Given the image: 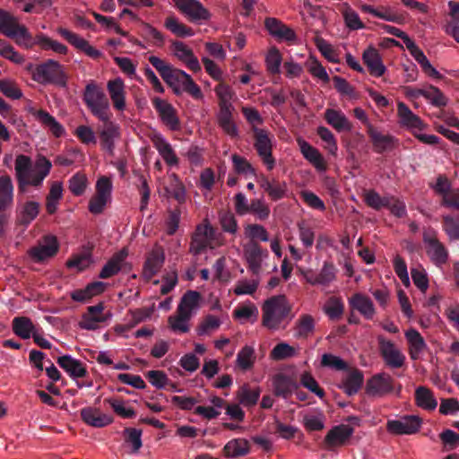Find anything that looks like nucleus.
<instances>
[{
    "instance_id": "f257e3e1",
    "label": "nucleus",
    "mask_w": 459,
    "mask_h": 459,
    "mask_svg": "<svg viewBox=\"0 0 459 459\" xmlns=\"http://www.w3.org/2000/svg\"><path fill=\"white\" fill-rule=\"evenodd\" d=\"M51 169L52 163L45 156L39 155L32 161L27 155H17L14 170L19 191L25 192L29 186L41 187Z\"/></svg>"
},
{
    "instance_id": "f03ea898",
    "label": "nucleus",
    "mask_w": 459,
    "mask_h": 459,
    "mask_svg": "<svg viewBox=\"0 0 459 459\" xmlns=\"http://www.w3.org/2000/svg\"><path fill=\"white\" fill-rule=\"evenodd\" d=\"M291 305L284 295L267 299L262 306V324L272 331L284 328L290 320Z\"/></svg>"
},
{
    "instance_id": "7ed1b4c3",
    "label": "nucleus",
    "mask_w": 459,
    "mask_h": 459,
    "mask_svg": "<svg viewBox=\"0 0 459 459\" xmlns=\"http://www.w3.org/2000/svg\"><path fill=\"white\" fill-rule=\"evenodd\" d=\"M83 101L91 114L102 122L111 117L109 102L102 89L94 82H89L83 92Z\"/></svg>"
},
{
    "instance_id": "20e7f679",
    "label": "nucleus",
    "mask_w": 459,
    "mask_h": 459,
    "mask_svg": "<svg viewBox=\"0 0 459 459\" xmlns=\"http://www.w3.org/2000/svg\"><path fill=\"white\" fill-rule=\"evenodd\" d=\"M223 244L224 237L222 234L217 232L211 226L208 220H204L195 230L192 238L190 251L195 255H197L206 248L214 249L221 247Z\"/></svg>"
},
{
    "instance_id": "39448f33",
    "label": "nucleus",
    "mask_w": 459,
    "mask_h": 459,
    "mask_svg": "<svg viewBox=\"0 0 459 459\" xmlns=\"http://www.w3.org/2000/svg\"><path fill=\"white\" fill-rule=\"evenodd\" d=\"M164 81L173 88L176 93L185 91L195 100L203 98L200 87L193 81L189 74L180 69L173 68Z\"/></svg>"
},
{
    "instance_id": "423d86ee",
    "label": "nucleus",
    "mask_w": 459,
    "mask_h": 459,
    "mask_svg": "<svg viewBox=\"0 0 459 459\" xmlns=\"http://www.w3.org/2000/svg\"><path fill=\"white\" fill-rule=\"evenodd\" d=\"M32 79L39 83H55L60 86L65 85V77L62 65L53 60L39 65L32 71Z\"/></svg>"
},
{
    "instance_id": "0eeeda50",
    "label": "nucleus",
    "mask_w": 459,
    "mask_h": 459,
    "mask_svg": "<svg viewBox=\"0 0 459 459\" xmlns=\"http://www.w3.org/2000/svg\"><path fill=\"white\" fill-rule=\"evenodd\" d=\"M113 185L109 178L102 176L98 178L95 185V194L89 201L88 209L92 214L101 213L107 204L111 201Z\"/></svg>"
},
{
    "instance_id": "6e6552de",
    "label": "nucleus",
    "mask_w": 459,
    "mask_h": 459,
    "mask_svg": "<svg viewBox=\"0 0 459 459\" xmlns=\"http://www.w3.org/2000/svg\"><path fill=\"white\" fill-rule=\"evenodd\" d=\"M244 259L247 269L255 275H259L266 265L269 257L267 249L263 248L257 242L249 241L243 247Z\"/></svg>"
},
{
    "instance_id": "1a4fd4ad",
    "label": "nucleus",
    "mask_w": 459,
    "mask_h": 459,
    "mask_svg": "<svg viewBox=\"0 0 459 459\" xmlns=\"http://www.w3.org/2000/svg\"><path fill=\"white\" fill-rule=\"evenodd\" d=\"M176 8L190 22L203 24L212 18L208 9L198 0H172Z\"/></svg>"
},
{
    "instance_id": "9d476101",
    "label": "nucleus",
    "mask_w": 459,
    "mask_h": 459,
    "mask_svg": "<svg viewBox=\"0 0 459 459\" xmlns=\"http://www.w3.org/2000/svg\"><path fill=\"white\" fill-rule=\"evenodd\" d=\"M59 249L57 238L48 235L44 237L37 245L30 247L27 254L34 263H43L56 255Z\"/></svg>"
},
{
    "instance_id": "9b49d317",
    "label": "nucleus",
    "mask_w": 459,
    "mask_h": 459,
    "mask_svg": "<svg viewBox=\"0 0 459 459\" xmlns=\"http://www.w3.org/2000/svg\"><path fill=\"white\" fill-rule=\"evenodd\" d=\"M104 308L103 303L88 307L78 323L79 327L88 331L97 330L100 324L110 320L112 314L104 313Z\"/></svg>"
},
{
    "instance_id": "f8f14e48",
    "label": "nucleus",
    "mask_w": 459,
    "mask_h": 459,
    "mask_svg": "<svg viewBox=\"0 0 459 459\" xmlns=\"http://www.w3.org/2000/svg\"><path fill=\"white\" fill-rule=\"evenodd\" d=\"M379 344L380 354L385 361V364L391 368H400L404 365L405 356L404 354L395 346V344L379 336L377 338Z\"/></svg>"
},
{
    "instance_id": "ddd939ff",
    "label": "nucleus",
    "mask_w": 459,
    "mask_h": 459,
    "mask_svg": "<svg viewBox=\"0 0 459 459\" xmlns=\"http://www.w3.org/2000/svg\"><path fill=\"white\" fill-rule=\"evenodd\" d=\"M255 147L257 151L258 155L263 160L264 165L267 169L272 170L275 165V160L272 155V138L270 137L268 132L264 129L255 128Z\"/></svg>"
},
{
    "instance_id": "4468645a",
    "label": "nucleus",
    "mask_w": 459,
    "mask_h": 459,
    "mask_svg": "<svg viewBox=\"0 0 459 459\" xmlns=\"http://www.w3.org/2000/svg\"><path fill=\"white\" fill-rule=\"evenodd\" d=\"M394 390V379L385 373L375 374L366 384V393L374 397H382L390 394Z\"/></svg>"
},
{
    "instance_id": "2eb2a0df",
    "label": "nucleus",
    "mask_w": 459,
    "mask_h": 459,
    "mask_svg": "<svg viewBox=\"0 0 459 459\" xmlns=\"http://www.w3.org/2000/svg\"><path fill=\"white\" fill-rule=\"evenodd\" d=\"M421 420L414 415L403 416L386 422V430L393 435H412L419 431Z\"/></svg>"
},
{
    "instance_id": "dca6fc26",
    "label": "nucleus",
    "mask_w": 459,
    "mask_h": 459,
    "mask_svg": "<svg viewBox=\"0 0 459 459\" xmlns=\"http://www.w3.org/2000/svg\"><path fill=\"white\" fill-rule=\"evenodd\" d=\"M353 432V428L347 424L333 427L328 431L324 440L326 449L333 450L344 446L349 441Z\"/></svg>"
},
{
    "instance_id": "f3484780",
    "label": "nucleus",
    "mask_w": 459,
    "mask_h": 459,
    "mask_svg": "<svg viewBox=\"0 0 459 459\" xmlns=\"http://www.w3.org/2000/svg\"><path fill=\"white\" fill-rule=\"evenodd\" d=\"M152 102L162 123L170 130H178L179 128V119L174 107L167 100L158 97L153 98Z\"/></svg>"
},
{
    "instance_id": "a211bd4d",
    "label": "nucleus",
    "mask_w": 459,
    "mask_h": 459,
    "mask_svg": "<svg viewBox=\"0 0 459 459\" xmlns=\"http://www.w3.org/2000/svg\"><path fill=\"white\" fill-rule=\"evenodd\" d=\"M153 147L169 167H178L179 158L171 143L160 134H153L151 137Z\"/></svg>"
},
{
    "instance_id": "6ab92c4d",
    "label": "nucleus",
    "mask_w": 459,
    "mask_h": 459,
    "mask_svg": "<svg viewBox=\"0 0 459 459\" xmlns=\"http://www.w3.org/2000/svg\"><path fill=\"white\" fill-rule=\"evenodd\" d=\"M57 32L65 39H66L72 46L78 50L85 53L88 56L98 59L101 56L102 53L93 48L86 39L79 36L78 34L68 30L65 28H58Z\"/></svg>"
},
{
    "instance_id": "aec40b11",
    "label": "nucleus",
    "mask_w": 459,
    "mask_h": 459,
    "mask_svg": "<svg viewBox=\"0 0 459 459\" xmlns=\"http://www.w3.org/2000/svg\"><path fill=\"white\" fill-rule=\"evenodd\" d=\"M107 91L112 101L113 108L119 112L126 108V91L124 81L117 77L107 82Z\"/></svg>"
},
{
    "instance_id": "412c9836",
    "label": "nucleus",
    "mask_w": 459,
    "mask_h": 459,
    "mask_svg": "<svg viewBox=\"0 0 459 459\" xmlns=\"http://www.w3.org/2000/svg\"><path fill=\"white\" fill-rule=\"evenodd\" d=\"M362 60L372 76L381 77L385 74L386 67L383 63L379 51L375 47L368 46L363 51Z\"/></svg>"
},
{
    "instance_id": "4be33fe9",
    "label": "nucleus",
    "mask_w": 459,
    "mask_h": 459,
    "mask_svg": "<svg viewBox=\"0 0 459 459\" xmlns=\"http://www.w3.org/2000/svg\"><path fill=\"white\" fill-rule=\"evenodd\" d=\"M397 116L400 125L409 129L411 133L416 130H423L426 127V125L420 117L415 115L409 107L402 101L397 102Z\"/></svg>"
},
{
    "instance_id": "5701e85b",
    "label": "nucleus",
    "mask_w": 459,
    "mask_h": 459,
    "mask_svg": "<svg viewBox=\"0 0 459 459\" xmlns=\"http://www.w3.org/2000/svg\"><path fill=\"white\" fill-rule=\"evenodd\" d=\"M363 382L364 375L362 371L358 368H350L346 369V372L338 386L347 395L351 396L360 390Z\"/></svg>"
},
{
    "instance_id": "b1692460",
    "label": "nucleus",
    "mask_w": 459,
    "mask_h": 459,
    "mask_svg": "<svg viewBox=\"0 0 459 459\" xmlns=\"http://www.w3.org/2000/svg\"><path fill=\"white\" fill-rule=\"evenodd\" d=\"M297 143L299 147L300 152L303 157L312 164L315 169L318 171H325L327 169L326 161L320 152L312 146L309 143L305 141L303 138L299 137Z\"/></svg>"
},
{
    "instance_id": "393cba45",
    "label": "nucleus",
    "mask_w": 459,
    "mask_h": 459,
    "mask_svg": "<svg viewBox=\"0 0 459 459\" xmlns=\"http://www.w3.org/2000/svg\"><path fill=\"white\" fill-rule=\"evenodd\" d=\"M174 56L193 72L201 71V65L193 50L182 41H175L172 44Z\"/></svg>"
},
{
    "instance_id": "a878e982",
    "label": "nucleus",
    "mask_w": 459,
    "mask_h": 459,
    "mask_svg": "<svg viewBox=\"0 0 459 459\" xmlns=\"http://www.w3.org/2000/svg\"><path fill=\"white\" fill-rule=\"evenodd\" d=\"M404 335L408 343V351L411 359L412 360L420 359L428 349L424 338L414 328L405 331Z\"/></svg>"
},
{
    "instance_id": "bb28decb",
    "label": "nucleus",
    "mask_w": 459,
    "mask_h": 459,
    "mask_svg": "<svg viewBox=\"0 0 459 459\" xmlns=\"http://www.w3.org/2000/svg\"><path fill=\"white\" fill-rule=\"evenodd\" d=\"M82 420L89 426L94 428H103L112 423L111 416L103 413L95 407H85L81 410Z\"/></svg>"
},
{
    "instance_id": "cd10ccee",
    "label": "nucleus",
    "mask_w": 459,
    "mask_h": 459,
    "mask_svg": "<svg viewBox=\"0 0 459 459\" xmlns=\"http://www.w3.org/2000/svg\"><path fill=\"white\" fill-rule=\"evenodd\" d=\"M424 241L427 244V253L431 260L437 264H442L446 262L447 251L435 236V233L424 234Z\"/></svg>"
},
{
    "instance_id": "c85d7f7f",
    "label": "nucleus",
    "mask_w": 459,
    "mask_h": 459,
    "mask_svg": "<svg viewBox=\"0 0 459 459\" xmlns=\"http://www.w3.org/2000/svg\"><path fill=\"white\" fill-rule=\"evenodd\" d=\"M165 261V254L160 247H155L149 253L144 266L143 276L146 279H151L154 276L162 267Z\"/></svg>"
},
{
    "instance_id": "c756f323",
    "label": "nucleus",
    "mask_w": 459,
    "mask_h": 459,
    "mask_svg": "<svg viewBox=\"0 0 459 459\" xmlns=\"http://www.w3.org/2000/svg\"><path fill=\"white\" fill-rule=\"evenodd\" d=\"M324 117L326 123L337 132H349L352 128L351 121L341 109L326 108Z\"/></svg>"
},
{
    "instance_id": "7c9ffc66",
    "label": "nucleus",
    "mask_w": 459,
    "mask_h": 459,
    "mask_svg": "<svg viewBox=\"0 0 459 459\" xmlns=\"http://www.w3.org/2000/svg\"><path fill=\"white\" fill-rule=\"evenodd\" d=\"M57 363L74 379L81 378L87 375L85 365L70 355L59 357Z\"/></svg>"
},
{
    "instance_id": "2f4dec72",
    "label": "nucleus",
    "mask_w": 459,
    "mask_h": 459,
    "mask_svg": "<svg viewBox=\"0 0 459 459\" xmlns=\"http://www.w3.org/2000/svg\"><path fill=\"white\" fill-rule=\"evenodd\" d=\"M201 295L195 290H187L181 298L177 310L190 318L196 313L201 303Z\"/></svg>"
},
{
    "instance_id": "473e14b6",
    "label": "nucleus",
    "mask_w": 459,
    "mask_h": 459,
    "mask_svg": "<svg viewBox=\"0 0 459 459\" xmlns=\"http://www.w3.org/2000/svg\"><path fill=\"white\" fill-rule=\"evenodd\" d=\"M264 26L270 35L278 39L292 41L296 38L295 32L276 18H267Z\"/></svg>"
},
{
    "instance_id": "72a5a7b5",
    "label": "nucleus",
    "mask_w": 459,
    "mask_h": 459,
    "mask_svg": "<svg viewBox=\"0 0 459 459\" xmlns=\"http://www.w3.org/2000/svg\"><path fill=\"white\" fill-rule=\"evenodd\" d=\"M6 37L13 39L18 46L24 48H31L37 45L36 38L33 39L28 29L24 25L20 24L19 21L11 31L7 33Z\"/></svg>"
},
{
    "instance_id": "f704fd0d",
    "label": "nucleus",
    "mask_w": 459,
    "mask_h": 459,
    "mask_svg": "<svg viewBox=\"0 0 459 459\" xmlns=\"http://www.w3.org/2000/svg\"><path fill=\"white\" fill-rule=\"evenodd\" d=\"M128 255L126 248H122L115 253L112 257L106 263L100 273V278L108 279L117 274L122 268V265Z\"/></svg>"
},
{
    "instance_id": "c9c22d12",
    "label": "nucleus",
    "mask_w": 459,
    "mask_h": 459,
    "mask_svg": "<svg viewBox=\"0 0 459 459\" xmlns=\"http://www.w3.org/2000/svg\"><path fill=\"white\" fill-rule=\"evenodd\" d=\"M100 132V144L108 152H112L115 147V141L120 136L119 126L109 120Z\"/></svg>"
},
{
    "instance_id": "e433bc0d",
    "label": "nucleus",
    "mask_w": 459,
    "mask_h": 459,
    "mask_svg": "<svg viewBox=\"0 0 459 459\" xmlns=\"http://www.w3.org/2000/svg\"><path fill=\"white\" fill-rule=\"evenodd\" d=\"M30 112L41 125L48 127L55 136L59 137L64 134V127L48 112L36 108H30Z\"/></svg>"
},
{
    "instance_id": "4c0bfd02",
    "label": "nucleus",
    "mask_w": 459,
    "mask_h": 459,
    "mask_svg": "<svg viewBox=\"0 0 459 459\" xmlns=\"http://www.w3.org/2000/svg\"><path fill=\"white\" fill-rule=\"evenodd\" d=\"M351 307L359 311L365 318L372 319L375 316V307L372 300L361 294H354L349 300Z\"/></svg>"
},
{
    "instance_id": "58836bf2",
    "label": "nucleus",
    "mask_w": 459,
    "mask_h": 459,
    "mask_svg": "<svg viewBox=\"0 0 459 459\" xmlns=\"http://www.w3.org/2000/svg\"><path fill=\"white\" fill-rule=\"evenodd\" d=\"M258 315L257 307L251 301L239 304L233 310V318L240 324L254 323L257 320Z\"/></svg>"
},
{
    "instance_id": "ea45409f",
    "label": "nucleus",
    "mask_w": 459,
    "mask_h": 459,
    "mask_svg": "<svg viewBox=\"0 0 459 459\" xmlns=\"http://www.w3.org/2000/svg\"><path fill=\"white\" fill-rule=\"evenodd\" d=\"M106 284L102 281H94L89 283L84 289L75 290L71 292L70 297L77 302H85L92 297L102 293L105 290Z\"/></svg>"
},
{
    "instance_id": "a19ab883",
    "label": "nucleus",
    "mask_w": 459,
    "mask_h": 459,
    "mask_svg": "<svg viewBox=\"0 0 459 459\" xmlns=\"http://www.w3.org/2000/svg\"><path fill=\"white\" fill-rule=\"evenodd\" d=\"M415 403L417 406L427 411H434L437 406V401L433 392L426 386L416 388Z\"/></svg>"
},
{
    "instance_id": "79ce46f5",
    "label": "nucleus",
    "mask_w": 459,
    "mask_h": 459,
    "mask_svg": "<svg viewBox=\"0 0 459 459\" xmlns=\"http://www.w3.org/2000/svg\"><path fill=\"white\" fill-rule=\"evenodd\" d=\"M234 108H219L217 121L221 129L230 136L238 134L237 126L232 119Z\"/></svg>"
},
{
    "instance_id": "37998d69",
    "label": "nucleus",
    "mask_w": 459,
    "mask_h": 459,
    "mask_svg": "<svg viewBox=\"0 0 459 459\" xmlns=\"http://www.w3.org/2000/svg\"><path fill=\"white\" fill-rule=\"evenodd\" d=\"M249 451V443L245 438H235L229 441L223 447V454L228 458L246 455Z\"/></svg>"
},
{
    "instance_id": "c03bdc74",
    "label": "nucleus",
    "mask_w": 459,
    "mask_h": 459,
    "mask_svg": "<svg viewBox=\"0 0 459 459\" xmlns=\"http://www.w3.org/2000/svg\"><path fill=\"white\" fill-rule=\"evenodd\" d=\"M373 146L377 152H383L393 146L394 137L389 134H383L374 126H368L367 130Z\"/></svg>"
},
{
    "instance_id": "a18cd8bd",
    "label": "nucleus",
    "mask_w": 459,
    "mask_h": 459,
    "mask_svg": "<svg viewBox=\"0 0 459 459\" xmlns=\"http://www.w3.org/2000/svg\"><path fill=\"white\" fill-rule=\"evenodd\" d=\"M13 201V185L10 176L0 177V210H5Z\"/></svg>"
},
{
    "instance_id": "49530a36",
    "label": "nucleus",
    "mask_w": 459,
    "mask_h": 459,
    "mask_svg": "<svg viewBox=\"0 0 459 459\" xmlns=\"http://www.w3.org/2000/svg\"><path fill=\"white\" fill-rule=\"evenodd\" d=\"M164 26L171 33L178 37L186 38L195 35L194 30L181 22L177 17L171 15L166 18Z\"/></svg>"
},
{
    "instance_id": "de8ad7c7",
    "label": "nucleus",
    "mask_w": 459,
    "mask_h": 459,
    "mask_svg": "<svg viewBox=\"0 0 459 459\" xmlns=\"http://www.w3.org/2000/svg\"><path fill=\"white\" fill-rule=\"evenodd\" d=\"M275 394L287 397L298 388L297 383L290 377L282 374L277 375L273 379Z\"/></svg>"
},
{
    "instance_id": "09e8293b",
    "label": "nucleus",
    "mask_w": 459,
    "mask_h": 459,
    "mask_svg": "<svg viewBox=\"0 0 459 459\" xmlns=\"http://www.w3.org/2000/svg\"><path fill=\"white\" fill-rule=\"evenodd\" d=\"M340 12L344 19L345 25L352 30H361L365 27L358 13L347 3L341 5Z\"/></svg>"
},
{
    "instance_id": "8fccbe9b",
    "label": "nucleus",
    "mask_w": 459,
    "mask_h": 459,
    "mask_svg": "<svg viewBox=\"0 0 459 459\" xmlns=\"http://www.w3.org/2000/svg\"><path fill=\"white\" fill-rule=\"evenodd\" d=\"M260 396L259 388H250L247 385L239 387L237 392V399L239 404L245 407H251L256 404Z\"/></svg>"
},
{
    "instance_id": "3c124183",
    "label": "nucleus",
    "mask_w": 459,
    "mask_h": 459,
    "mask_svg": "<svg viewBox=\"0 0 459 459\" xmlns=\"http://www.w3.org/2000/svg\"><path fill=\"white\" fill-rule=\"evenodd\" d=\"M13 331L22 339H29L35 333L34 325L28 317H15L13 320Z\"/></svg>"
},
{
    "instance_id": "603ef678",
    "label": "nucleus",
    "mask_w": 459,
    "mask_h": 459,
    "mask_svg": "<svg viewBox=\"0 0 459 459\" xmlns=\"http://www.w3.org/2000/svg\"><path fill=\"white\" fill-rule=\"evenodd\" d=\"M190 320L191 318L189 316L178 313V311L176 310L174 315L169 316L168 324L174 333H186L190 330Z\"/></svg>"
},
{
    "instance_id": "864d4df0",
    "label": "nucleus",
    "mask_w": 459,
    "mask_h": 459,
    "mask_svg": "<svg viewBox=\"0 0 459 459\" xmlns=\"http://www.w3.org/2000/svg\"><path fill=\"white\" fill-rule=\"evenodd\" d=\"M305 65L308 71V73L316 79L327 83L330 81V77L325 70V68L322 65V64L313 56H309L307 60L305 63Z\"/></svg>"
},
{
    "instance_id": "5fc2aeb1",
    "label": "nucleus",
    "mask_w": 459,
    "mask_h": 459,
    "mask_svg": "<svg viewBox=\"0 0 459 459\" xmlns=\"http://www.w3.org/2000/svg\"><path fill=\"white\" fill-rule=\"evenodd\" d=\"M323 309L330 319L337 320L343 313V302L341 298L331 297L325 303Z\"/></svg>"
},
{
    "instance_id": "6e6d98bb",
    "label": "nucleus",
    "mask_w": 459,
    "mask_h": 459,
    "mask_svg": "<svg viewBox=\"0 0 459 459\" xmlns=\"http://www.w3.org/2000/svg\"><path fill=\"white\" fill-rule=\"evenodd\" d=\"M221 325V320L220 317L214 315H207L203 318L200 324L197 326V334L198 335H210L215 331H217Z\"/></svg>"
},
{
    "instance_id": "4d7b16f0",
    "label": "nucleus",
    "mask_w": 459,
    "mask_h": 459,
    "mask_svg": "<svg viewBox=\"0 0 459 459\" xmlns=\"http://www.w3.org/2000/svg\"><path fill=\"white\" fill-rule=\"evenodd\" d=\"M214 91L218 97L219 108H234L232 102L235 93L230 86L220 83L215 87Z\"/></svg>"
},
{
    "instance_id": "13d9d810",
    "label": "nucleus",
    "mask_w": 459,
    "mask_h": 459,
    "mask_svg": "<svg viewBox=\"0 0 459 459\" xmlns=\"http://www.w3.org/2000/svg\"><path fill=\"white\" fill-rule=\"evenodd\" d=\"M315 328V320L310 315H302L296 322L295 335L297 337H307Z\"/></svg>"
},
{
    "instance_id": "bf43d9fd",
    "label": "nucleus",
    "mask_w": 459,
    "mask_h": 459,
    "mask_svg": "<svg viewBox=\"0 0 459 459\" xmlns=\"http://www.w3.org/2000/svg\"><path fill=\"white\" fill-rule=\"evenodd\" d=\"M244 234L250 241L267 242L269 240V233L266 229L260 224H247L244 227Z\"/></svg>"
},
{
    "instance_id": "052dcab7",
    "label": "nucleus",
    "mask_w": 459,
    "mask_h": 459,
    "mask_svg": "<svg viewBox=\"0 0 459 459\" xmlns=\"http://www.w3.org/2000/svg\"><path fill=\"white\" fill-rule=\"evenodd\" d=\"M88 185L89 181L87 176L81 172L74 174L68 181L69 190L75 196L82 195Z\"/></svg>"
},
{
    "instance_id": "680f3d73",
    "label": "nucleus",
    "mask_w": 459,
    "mask_h": 459,
    "mask_svg": "<svg viewBox=\"0 0 459 459\" xmlns=\"http://www.w3.org/2000/svg\"><path fill=\"white\" fill-rule=\"evenodd\" d=\"M92 263V257L90 253L84 252L73 255L66 261V266L76 272H82L87 269Z\"/></svg>"
},
{
    "instance_id": "e2e57ef3",
    "label": "nucleus",
    "mask_w": 459,
    "mask_h": 459,
    "mask_svg": "<svg viewBox=\"0 0 459 459\" xmlns=\"http://www.w3.org/2000/svg\"><path fill=\"white\" fill-rule=\"evenodd\" d=\"M36 42L42 49L44 50H53L58 54H66L67 48L62 43H59L56 40L51 39L48 36L44 34H39L36 36Z\"/></svg>"
},
{
    "instance_id": "0e129e2a",
    "label": "nucleus",
    "mask_w": 459,
    "mask_h": 459,
    "mask_svg": "<svg viewBox=\"0 0 459 459\" xmlns=\"http://www.w3.org/2000/svg\"><path fill=\"white\" fill-rule=\"evenodd\" d=\"M410 54L420 65L422 70L429 76L439 78L440 74L430 64L425 54L417 46L411 51Z\"/></svg>"
},
{
    "instance_id": "69168bd1",
    "label": "nucleus",
    "mask_w": 459,
    "mask_h": 459,
    "mask_svg": "<svg viewBox=\"0 0 459 459\" xmlns=\"http://www.w3.org/2000/svg\"><path fill=\"white\" fill-rule=\"evenodd\" d=\"M410 54L420 65L422 70L429 76L439 78L440 74L430 64L425 54L417 46L411 51Z\"/></svg>"
},
{
    "instance_id": "338daca9",
    "label": "nucleus",
    "mask_w": 459,
    "mask_h": 459,
    "mask_svg": "<svg viewBox=\"0 0 459 459\" xmlns=\"http://www.w3.org/2000/svg\"><path fill=\"white\" fill-rule=\"evenodd\" d=\"M255 360V350L251 346H244L237 356V365L242 370L250 369Z\"/></svg>"
},
{
    "instance_id": "774afa93",
    "label": "nucleus",
    "mask_w": 459,
    "mask_h": 459,
    "mask_svg": "<svg viewBox=\"0 0 459 459\" xmlns=\"http://www.w3.org/2000/svg\"><path fill=\"white\" fill-rule=\"evenodd\" d=\"M443 230L451 240L459 239V216H443Z\"/></svg>"
}]
</instances>
